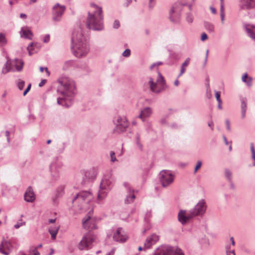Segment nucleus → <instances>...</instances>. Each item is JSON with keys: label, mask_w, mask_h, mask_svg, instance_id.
Returning a JSON list of instances; mask_svg holds the SVG:
<instances>
[{"label": "nucleus", "mask_w": 255, "mask_h": 255, "mask_svg": "<svg viewBox=\"0 0 255 255\" xmlns=\"http://www.w3.org/2000/svg\"><path fill=\"white\" fill-rule=\"evenodd\" d=\"M60 85L57 91L61 96L57 98L58 105L68 107V105L64 103L66 101H71L76 93L75 84L73 80L67 77H60L58 80Z\"/></svg>", "instance_id": "nucleus-1"}, {"label": "nucleus", "mask_w": 255, "mask_h": 255, "mask_svg": "<svg viewBox=\"0 0 255 255\" xmlns=\"http://www.w3.org/2000/svg\"><path fill=\"white\" fill-rule=\"evenodd\" d=\"M71 41L73 54L78 58L85 57L89 51V45L80 28L73 32Z\"/></svg>", "instance_id": "nucleus-2"}, {"label": "nucleus", "mask_w": 255, "mask_h": 255, "mask_svg": "<svg viewBox=\"0 0 255 255\" xmlns=\"http://www.w3.org/2000/svg\"><path fill=\"white\" fill-rule=\"evenodd\" d=\"M103 19L102 7L91 3L87 20V27L94 30H102L104 29Z\"/></svg>", "instance_id": "nucleus-3"}, {"label": "nucleus", "mask_w": 255, "mask_h": 255, "mask_svg": "<svg viewBox=\"0 0 255 255\" xmlns=\"http://www.w3.org/2000/svg\"><path fill=\"white\" fill-rule=\"evenodd\" d=\"M93 199V196L91 192L82 191L76 194L72 200V203L74 206H77L79 209L87 211L90 210Z\"/></svg>", "instance_id": "nucleus-4"}, {"label": "nucleus", "mask_w": 255, "mask_h": 255, "mask_svg": "<svg viewBox=\"0 0 255 255\" xmlns=\"http://www.w3.org/2000/svg\"><path fill=\"white\" fill-rule=\"evenodd\" d=\"M158 76L155 81L151 77L148 78V81L143 85L144 91L149 89L151 92L158 94L165 89L167 86L163 77L159 72H158Z\"/></svg>", "instance_id": "nucleus-5"}, {"label": "nucleus", "mask_w": 255, "mask_h": 255, "mask_svg": "<svg viewBox=\"0 0 255 255\" xmlns=\"http://www.w3.org/2000/svg\"><path fill=\"white\" fill-rule=\"evenodd\" d=\"M112 179L110 177H104L102 180L98 191L97 203L102 204L104 203L109 192L112 189Z\"/></svg>", "instance_id": "nucleus-6"}, {"label": "nucleus", "mask_w": 255, "mask_h": 255, "mask_svg": "<svg viewBox=\"0 0 255 255\" xmlns=\"http://www.w3.org/2000/svg\"><path fill=\"white\" fill-rule=\"evenodd\" d=\"M63 165L61 156L53 158L49 165V171L52 179L57 180L60 177V170Z\"/></svg>", "instance_id": "nucleus-7"}, {"label": "nucleus", "mask_w": 255, "mask_h": 255, "mask_svg": "<svg viewBox=\"0 0 255 255\" xmlns=\"http://www.w3.org/2000/svg\"><path fill=\"white\" fill-rule=\"evenodd\" d=\"M113 123L115 125L114 131L115 133H121L126 131L128 127L129 123L125 116L120 115L116 116L113 119Z\"/></svg>", "instance_id": "nucleus-8"}, {"label": "nucleus", "mask_w": 255, "mask_h": 255, "mask_svg": "<svg viewBox=\"0 0 255 255\" xmlns=\"http://www.w3.org/2000/svg\"><path fill=\"white\" fill-rule=\"evenodd\" d=\"M23 62L22 60L8 59L2 69V73L6 74L10 71H20L22 69Z\"/></svg>", "instance_id": "nucleus-9"}, {"label": "nucleus", "mask_w": 255, "mask_h": 255, "mask_svg": "<svg viewBox=\"0 0 255 255\" xmlns=\"http://www.w3.org/2000/svg\"><path fill=\"white\" fill-rule=\"evenodd\" d=\"M96 240V236L90 233L85 235L78 245V249L81 250H89L93 247Z\"/></svg>", "instance_id": "nucleus-10"}, {"label": "nucleus", "mask_w": 255, "mask_h": 255, "mask_svg": "<svg viewBox=\"0 0 255 255\" xmlns=\"http://www.w3.org/2000/svg\"><path fill=\"white\" fill-rule=\"evenodd\" d=\"M174 178L175 175L171 171L163 170L159 173V180L163 187H167L171 185Z\"/></svg>", "instance_id": "nucleus-11"}, {"label": "nucleus", "mask_w": 255, "mask_h": 255, "mask_svg": "<svg viewBox=\"0 0 255 255\" xmlns=\"http://www.w3.org/2000/svg\"><path fill=\"white\" fill-rule=\"evenodd\" d=\"M207 206L204 200H200L194 208L190 210L194 217L203 216L206 212Z\"/></svg>", "instance_id": "nucleus-12"}, {"label": "nucleus", "mask_w": 255, "mask_h": 255, "mask_svg": "<svg viewBox=\"0 0 255 255\" xmlns=\"http://www.w3.org/2000/svg\"><path fill=\"white\" fill-rule=\"evenodd\" d=\"M92 211L93 208L89 211L86 218L83 220V226L86 230H92L97 228L95 219L91 216Z\"/></svg>", "instance_id": "nucleus-13"}, {"label": "nucleus", "mask_w": 255, "mask_h": 255, "mask_svg": "<svg viewBox=\"0 0 255 255\" xmlns=\"http://www.w3.org/2000/svg\"><path fill=\"white\" fill-rule=\"evenodd\" d=\"M194 218L190 210H180L178 214V220L182 225L186 224Z\"/></svg>", "instance_id": "nucleus-14"}, {"label": "nucleus", "mask_w": 255, "mask_h": 255, "mask_svg": "<svg viewBox=\"0 0 255 255\" xmlns=\"http://www.w3.org/2000/svg\"><path fill=\"white\" fill-rule=\"evenodd\" d=\"M181 6L179 3H175L169 12V18L173 22H178L180 18Z\"/></svg>", "instance_id": "nucleus-15"}, {"label": "nucleus", "mask_w": 255, "mask_h": 255, "mask_svg": "<svg viewBox=\"0 0 255 255\" xmlns=\"http://www.w3.org/2000/svg\"><path fill=\"white\" fill-rule=\"evenodd\" d=\"M161 251L162 255H184L180 249L169 246H161Z\"/></svg>", "instance_id": "nucleus-16"}, {"label": "nucleus", "mask_w": 255, "mask_h": 255, "mask_svg": "<svg viewBox=\"0 0 255 255\" xmlns=\"http://www.w3.org/2000/svg\"><path fill=\"white\" fill-rule=\"evenodd\" d=\"M124 186L127 192V194L125 199V203L126 204H131L133 202L135 198L134 194L135 190L131 187L130 184L128 182H124Z\"/></svg>", "instance_id": "nucleus-17"}, {"label": "nucleus", "mask_w": 255, "mask_h": 255, "mask_svg": "<svg viewBox=\"0 0 255 255\" xmlns=\"http://www.w3.org/2000/svg\"><path fill=\"white\" fill-rule=\"evenodd\" d=\"M65 10V7L64 5L56 3L53 7V19L55 21H60Z\"/></svg>", "instance_id": "nucleus-18"}, {"label": "nucleus", "mask_w": 255, "mask_h": 255, "mask_svg": "<svg viewBox=\"0 0 255 255\" xmlns=\"http://www.w3.org/2000/svg\"><path fill=\"white\" fill-rule=\"evenodd\" d=\"M113 239L116 242L123 243L127 241L128 236L122 228H119L114 234Z\"/></svg>", "instance_id": "nucleus-19"}, {"label": "nucleus", "mask_w": 255, "mask_h": 255, "mask_svg": "<svg viewBox=\"0 0 255 255\" xmlns=\"http://www.w3.org/2000/svg\"><path fill=\"white\" fill-rule=\"evenodd\" d=\"M13 248L10 242L3 240L0 245V253L4 255H8Z\"/></svg>", "instance_id": "nucleus-20"}, {"label": "nucleus", "mask_w": 255, "mask_h": 255, "mask_svg": "<svg viewBox=\"0 0 255 255\" xmlns=\"http://www.w3.org/2000/svg\"><path fill=\"white\" fill-rule=\"evenodd\" d=\"M153 113L152 109L150 107H144L140 110V114L137 118L140 119L143 122H146V120L151 117Z\"/></svg>", "instance_id": "nucleus-21"}, {"label": "nucleus", "mask_w": 255, "mask_h": 255, "mask_svg": "<svg viewBox=\"0 0 255 255\" xmlns=\"http://www.w3.org/2000/svg\"><path fill=\"white\" fill-rule=\"evenodd\" d=\"M24 198L25 201L27 202L32 203L35 201L36 195L31 186H29L26 189L24 195Z\"/></svg>", "instance_id": "nucleus-22"}, {"label": "nucleus", "mask_w": 255, "mask_h": 255, "mask_svg": "<svg viewBox=\"0 0 255 255\" xmlns=\"http://www.w3.org/2000/svg\"><path fill=\"white\" fill-rule=\"evenodd\" d=\"M239 7L242 9H250L255 7V0H240Z\"/></svg>", "instance_id": "nucleus-23"}, {"label": "nucleus", "mask_w": 255, "mask_h": 255, "mask_svg": "<svg viewBox=\"0 0 255 255\" xmlns=\"http://www.w3.org/2000/svg\"><path fill=\"white\" fill-rule=\"evenodd\" d=\"M159 240L158 235L153 234L147 238L144 244V249L150 248L153 245L155 244Z\"/></svg>", "instance_id": "nucleus-24"}, {"label": "nucleus", "mask_w": 255, "mask_h": 255, "mask_svg": "<svg viewBox=\"0 0 255 255\" xmlns=\"http://www.w3.org/2000/svg\"><path fill=\"white\" fill-rule=\"evenodd\" d=\"M245 28L248 36L255 41V26L248 24L245 25Z\"/></svg>", "instance_id": "nucleus-25"}, {"label": "nucleus", "mask_w": 255, "mask_h": 255, "mask_svg": "<svg viewBox=\"0 0 255 255\" xmlns=\"http://www.w3.org/2000/svg\"><path fill=\"white\" fill-rule=\"evenodd\" d=\"M21 36L25 38L31 39L32 37V33L27 27H22L20 31Z\"/></svg>", "instance_id": "nucleus-26"}, {"label": "nucleus", "mask_w": 255, "mask_h": 255, "mask_svg": "<svg viewBox=\"0 0 255 255\" xmlns=\"http://www.w3.org/2000/svg\"><path fill=\"white\" fill-rule=\"evenodd\" d=\"M242 81L246 83L247 86L251 87L252 86V78L251 77H248L247 73H244L242 77Z\"/></svg>", "instance_id": "nucleus-27"}, {"label": "nucleus", "mask_w": 255, "mask_h": 255, "mask_svg": "<svg viewBox=\"0 0 255 255\" xmlns=\"http://www.w3.org/2000/svg\"><path fill=\"white\" fill-rule=\"evenodd\" d=\"M59 227L58 226L50 227L49 229V232L51 236V238L55 240L58 232Z\"/></svg>", "instance_id": "nucleus-28"}, {"label": "nucleus", "mask_w": 255, "mask_h": 255, "mask_svg": "<svg viewBox=\"0 0 255 255\" xmlns=\"http://www.w3.org/2000/svg\"><path fill=\"white\" fill-rule=\"evenodd\" d=\"M230 241L231 244L230 243H228L225 246L226 253L228 254L230 253V251L234 250L232 249V247H234L235 245V242L233 237L230 238Z\"/></svg>", "instance_id": "nucleus-29"}, {"label": "nucleus", "mask_w": 255, "mask_h": 255, "mask_svg": "<svg viewBox=\"0 0 255 255\" xmlns=\"http://www.w3.org/2000/svg\"><path fill=\"white\" fill-rule=\"evenodd\" d=\"M75 62L73 60H68L64 62L63 69L64 70H67L70 68L74 66Z\"/></svg>", "instance_id": "nucleus-30"}, {"label": "nucleus", "mask_w": 255, "mask_h": 255, "mask_svg": "<svg viewBox=\"0 0 255 255\" xmlns=\"http://www.w3.org/2000/svg\"><path fill=\"white\" fill-rule=\"evenodd\" d=\"M204 26L205 29L209 32H213L214 31V25L209 22H204Z\"/></svg>", "instance_id": "nucleus-31"}, {"label": "nucleus", "mask_w": 255, "mask_h": 255, "mask_svg": "<svg viewBox=\"0 0 255 255\" xmlns=\"http://www.w3.org/2000/svg\"><path fill=\"white\" fill-rule=\"evenodd\" d=\"M225 176L229 182L231 183L232 180V173L230 169L228 168L225 169Z\"/></svg>", "instance_id": "nucleus-32"}, {"label": "nucleus", "mask_w": 255, "mask_h": 255, "mask_svg": "<svg viewBox=\"0 0 255 255\" xmlns=\"http://www.w3.org/2000/svg\"><path fill=\"white\" fill-rule=\"evenodd\" d=\"M7 43V40L4 34L0 33V47L5 45Z\"/></svg>", "instance_id": "nucleus-33"}, {"label": "nucleus", "mask_w": 255, "mask_h": 255, "mask_svg": "<svg viewBox=\"0 0 255 255\" xmlns=\"http://www.w3.org/2000/svg\"><path fill=\"white\" fill-rule=\"evenodd\" d=\"M251 151L252 153V158L254 160L253 165L255 166V148L253 143L250 144Z\"/></svg>", "instance_id": "nucleus-34"}, {"label": "nucleus", "mask_w": 255, "mask_h": 255, "mask_svg": "<svg viewBox=\"0 0 255 255\" xmlns=\"http://www.w3.org/2000/svg\"><path fill=\"white\" fill-rule=\"evenodd\" d=\"M241 110L247 111V99L246 98H243L241 100Z\"/></svg>", "instance_id": "nucleus-35"}, {"label": "nucleus", "mask_w": 255, "mask_h": 255, "mask_svg": "<svg viewBox=\"0 0 255 255\" xmlns=\"http://www.w3.org/2000/svg\"><path fill=\"white\" fill-rule=\"evenodd\" d=\"M145 122V127L146 131L147 132H149L150 131L152 130V126L151 123L149 121H146Z\"/></svg>", "instance_id": "nucleus-36"}, {"label": "nucleus", "mask_w": 255, "mask_h": 255, "mask_svg": "<svg viewBox=\"0 0 255 255\" xmlns=\"http://www.w3.org/2000/svg\"><path fill=\"white\" fill-rule=\"evenodd\" d=\"M25 225V222H23L22 221V220H19L17 223L14 225V227L15 228V229H18L19 228H20V227L21 226H24Z\"/></svg>", "instance_id": "nucleus-37"}, {"label": "nucleus", "mask_w": 255, "mask_h": 255, "mask_svg": "<svg viewBox=\"0 0 255 255\" xmlns=\"http://www.w3.org/2000/svg\"><path fill=\"white\" fill-rule=\"evenodd\" d=\"M186 21L189 23H191L193 21V17L192 14L191 13H188L186 15Z\"/></svg>", "instance_id": "nucleus-38"}, {"label": "nucleus", "mask_w": 255, "mask_h": 255, "mask_svg": "<svg viewBox=\"0 0 255 255\" xmlns=\"http://www.w3.org/2000/svg\"><path fill=\"white\" fill-rule=\"evenodd\" d=\"M17 85L18 89L21 90L25 85V82L23 80H19Z\"/></svg>", "instance_id": "nucleus-39"}, {"label": "nucleus", "mask_w": 255, "mask_h": 255, "mask_svg": "<svg viewBox=\"0 0 255 255\" xmlns=\"http://www.w3.org/2000/svg\"><path fill=\"white\" fill-rule=\"evenodd\" d=\"M65 148V144L64 143H62V144H60L59 145L58 148V152L59 153H62Z\"/></svg>", "instance_id": "nucleus-40"}, {"label": "nucleus", "mask_w": 255, "mask_h": 255, "mask_svg": "<svg viewBox=\"0 0 255 255\" xmlns=\"http://www.w3.org/2000/svg\"><path fill=\"white\" fill-rule=\"evenodd\" d=\"M130 50L129 49H126L122 53V55L125 57H128L130 55Z\"/></svg>", "instance_id": "nucleus-41"}, {"label": "nucleus", "mask_w": 255, "mask_h": 255, "mask_svg": "<svg viewBox=\"0 0 255 255\" xmlns=\"http://www.w3.org/2000/svg\"><path fill=\"white\" fill-rule=\"evenodd\" d=\"M110 157H111V161L112 162H114L116 161H117V158H116V157L115 156V153L114 151H111L110 152Z\"/></svg>", "instance_id": "nucleus-42"}, {"label": "nucleus", "mask_w": 255, "mask_h": 255, "mask_svg": "<svg viewBox=\"0 0 255 255\" xmlns=\"http://www.w3.org/2000/svg\"><path fill=\"white\" fill-rule=\"evenodd\" d=\"M113 27L115 29H118L120 27V22L119 20H115L114 21Z\"/></svg>", "instance_id": "nucleus-43"}, {"label": "nucleus", "mask_w": 255, "mask_h": 255, "mask_svg": "<svg viewBox=\"0 0 255 255\" xmlns=\"http://www.w3.org/2000/svg\"><path fill=\"white\" fill-rule=\"evenodd\" d=\"M135 143H136V145L137 147H138V148L140 150L142 151L143 149V146H142L141 142H140V140H135Z\"/></svg>", "instance_id": "nucleus-44"}, {"label": "nucleus", "mask_w": 255, "mask_h": 255, "mask_svg": "<svg viewBox=\"0 0 255 255\" xmlns=\"http://www.w3.org/2000/svg\"><path fill=\"white\" fill-rule=\"evenodd\" d=\"M190 58H187L186 60L184 61V62L182 64L181 66L185 68L187 67L189 63H190Z\"/></svg>", "instance_id": "nucleus-45"}, {"label": "nucleus", "mask_w": 255, "mask_h": 255, "mask_svg": "<svg viewBox=\"0 0 255 255\" xmlns=\"http://www.w3.org/2000/svg\"><path fill=\"white\" fill-rule=\"evenodd\" d=\"M206 97L208 99H210L212 98V93L211 89H209L206 90Z\"/></svg>", "instance_id": "nucleus-46"}, {"label": "nucleus", "mask_w": 255, "mask_h": 255, "mask_svg": "<svg viewBox=\"0 0 255 255\" xmlns=\"http://www.w3.org/2000/svg\"><path fill=\"white\" fill-rule=\"evenodd\" d=\"M215 97L217 102L222 101L220 98V92L219 91H215Z\"/></svg>", "instance_id": "nucleus-47"}, {"label": "nucleus", "mask_w": 255, "mask_h": 255, "mask_svg": "<svg viewBox=\"0 0 255 255\" xmlns=\"http://www.w3.org/2000/svg\"><path fill=\"white\" fill-rule=\"evenodd\" d=\"M161 247L159 248H157V250L155 251L153 255H162V253L161 251Z\"/></svg>", "instance_id": "nucleus-48"}, {"label": "nucleus", "mask_w": 255, "mask_h": 255, "mask_svg": "<svg viewBox=\"0 0 255 255\" xmlns=\"http://www.w3.org/2000/svg\"><path fill=\"white\" fill-rule=\"evenodd\" d=\"M202 165V162L201 161H198L197 162V165L195 166L194 172H196L198 169H199Z\"/></svg>", "instance_id": "nucleus-49"}, {"label": "nucleus", "mask_w": 255, "mask_h": 255, "mask_svg": "<svg viewBox=\"0 0 255 255\" xmlns=\"http://www.w3.org/2000/svg\"><path fill=\"white\" fill-rule=\"evenodd\" d=\"M225 123L226 125V128L228 130L230 131L231 130V126H230V122L229 120L227 119L225 121Z\"/></svg>", "instance_id": "nucleus-50"}, {"label": "nucleus", "mask_w": 255, "mask_h": 255, "mask_svg": "<svg viewBox=\"0 0 255 255\" xmlns=\"http://www.w3.org/2000/svg\"><path fill=\"white\" fill-rule=\"evenodd\" d=\"M31 84H29L28 86L27 87L26 89L24 90L23 93V95L24 96H25L27 93L29 91V90H30V88H31Z\"/></svg>", "instance_id": "nucleus-51"}, {"label": "nucleus", "mask_w": 255, "mask_h": 255, "mask_svg": "<svg viewBox=\"0 0 255 255\" xmlns=\"http://www.w3.org/2000/svg\"><path fill=\"white\" fill-rule=\"evenodd\" d=\"M186 71V69L185 68L182 67V66H181V69H180V73L178 76V78L180 77V76H181Z\"/></svg>", "instance_id": "nucleus-52"}, {"label": "nucleus", "mask_w": 255, "mask_h": 255, "mask_svg": "<svg viewBox=\"0 0 255 255\" xmlns=\"http://www.w3.org/2000/svg\"><path fill=\"white\" fill-rule=\"evenodd\" d=\"M154 0H149V8H152L155 5Z\"/></svg>", "instance_id": "nucleus-53"}, {"label": "nucleus", "mask_w": 255, "mask_h": 255, "mask_svg": "<svg viewBox=\"0 0 255 255\" xmlns=\"http://www.w3.org/2000/svg\"><path fill=\"white\" fill-rule=\"evenodd\" d=\"M45 70L48 76L50 75V72L49 71L47 67L43 68L42 67H40V71L42 72Z\"/></svg>", "instance_id": "nucleus-54"}, {"label": "nucleus", "mask_w": 255, "mask_h": 255, "mask_svg": "<svg viewBox=\"0 0 255 255\" xmlns=\"http://www.w3.org/2000/svg\"><path fill=\"white\" fill-rule=\"evenodd\" d=\"M208 38L207 35L205 33H203L201 36V39L202 41H204Z\"/></svg>", "instance_id": "nucleus-55"}, {"label": "nucleus", "mask_w": 255, "mask_h": 255, "mask_svg": "<svg viewBox=\"0 0 255 255\" xmlns=\"http://www.w3.org/2000/svg\"><path fill=\"white\" fill-rule=\"evenodd\" d=\"M50 40V36L49 34H47L45 36L43 39V42L45 43H47L49 42Z\"/></svg>", "instance_id": "nucleus-56"}, {"label": "nucleus", "mask_w": 255, "mask_h": 255, "mask_svg": "<svg viewBox=\"0 0 255 255\" xmlns=\"http://www.w3.org/2000/svg\"><path fill=\"white\" fill-rule=\"evenodd\" d=\"M160 123L162 125H165L166 124V120L165 118H161L159 121Z\"/></svg>", "instance_id": "nucleus-57"}, {"label": "nucleus", "mask_w": 255, "mask_h": 255, "mask_svg": "<svg viewBox=\"0 0 255 255\" xmlns=\"http://www.w3.org/2000/svg\"><path fill=\"white\" fill-rule=\"evenodd\" d=\"M246 111L245 110H241V118L244 119L246 115Z\"/></svg>", "instance_id": "nucleus-58"}, {"label": "nucleus", "mask_w": 255, "mask_h": 255, "mask_svg": "<svg viewBox=\"0 0 255 255\" xmlns=\"http://www.w3.org/2000/svg\"><path fill=\"white\" fill-rule=\"evenodd\" d=\"M32 252L33 253V255H40L39 252L37 251V248H34L32 250Z\"/></svg>", "instance_id": "nucleus-59"}, {"label": "nucleus", "mask_w": 255, "mask_h": 255, "mask_svg": "<svg viewBox=\"0 0 255 255\" xmlns=\"http://www.w3.org/2000/svg\"><path fill=\"white\" fill-rule=\"evenodd\" d=\"M208 126L211 128L212 130L214 129V123L213 121H211L208 122Z\"/></svg>", "instance_id": "nucleus-60"}, {"label": "nucleus", "mask_w": 255, "mask_h": 255, "mask_svg": "<svg viewBox=\"0 0 255 255\" xmlns=\"http://www.w3.org/2000/svg\"><path fill=\"white\" fill-rule=\"evenodd\" d=\"M221 21L222 24L224 23L225 20V13H220Z\"/></svg>", "instance_id": "nucleus-61"}, {"label": "nucleus", "mask_w": 255, "mask_h": 255, "mask_svg": "<svg viewBox=\"0 0 255 255\" xmlns=\"http://www.w3.org/2000/svg\"><path fill=\"white\" fill-rule=\"evenodd\" d=\"M220 13H225V12H224V3H221V5H220Z\"/></svg>", "instance_id": "nucleus-62"}, {"label": "nucleus", "mask_w": 255, "mask_h": 255, "mask_svg": "<svg viewBox=\"0 0 255 255\" xmlns=\"http://www.w3.org/2000/svg\"><path fill=\"white\" fill-rule=\"evenodd\" d=\"M46 82V80L45 79H43L41 80V81L39 83V87H42Z\"/></svg>", "instance_id": "nucleus-63"}, {"label": "nucleus", "mask_w": 255, "mask_h": 255, "mask_svg": "<svg viewBox=\"0 0 255 255\" xmlns=\"http://www.w3.org/2000/svg\"><path fill=\"white\" fill-rule=\"evenodd\" d=\"M226 255H236L235 250H233L232 251H230V253H229L228 254H226Z\"/></svg>", "instance_id": "nucleus-64"}]
</instances>
